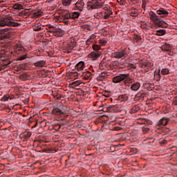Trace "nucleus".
<instances>
[{"instance_id":"obj_9","label":"nucleus","mask_w":177,"mask_h":177,"mask_svg":"<svg viewBox=\"0 0 177 177\" xmlns=\"http://www.w3.org/2000/svg\"><path fill=\"white\" fill-rule=\"evenodd\" d=\"M157 15H159L160 17H167L168 16V11L164 8H160L156 11Z\"/></svg>"},{"instance_id":"obj_52","label":"nucleus","mask_w":177,"mask_h":177,"mask_svg":"<svg viewBox=\"0 0 177 177\" xmlns=\"http://www.w3.org/2000/svg\"><path fill=\"white\" fill-rule=\"evenodd\" d=\"M10 63L8 64H4V66H6V67H9L10 66Z\"/></svg>"},{"instance_id":"obj_44","label":"nucleus","mask_w":177,"mask_h":177,"mask_svg":"<svg viewBox=\"0 0 177 177\" xmlns=\"http://www.w3.org/2000/svg\"><path fill=\"white\" fill-rule=\"evenodd\" d=\"M168 143V141H167L166 140H162V141H160V145H167Z\"/></svg>"},{"instance_id":"obj_58","label":"nucleus","mask_w":177,"mask_h":177,"mask_svg":"<svg viewBox=\"0 0 177 177\" xmlns=\"http://www.w3.org/2000/svg\"><path fill=\"white\" fill-rule=\"evenodd\" d=\"M1 68H0V71H1Z\"/></svg>"},{"instance_id":"obj_17","label":"nucleus","mask_w":177,"mask_h":177,"mask_svg":"<svg viewBox=\"0 0 177 177\" xmlns=\"http://www.w3.org/2000/svg\"><path fill=\"white\" fill-rule=\"evenodd\" d=\"M139 88H140V83L139 82H136L134 84H133L131 86V91H139Z\"/></svg>"},{"instance_id":"obj_19","label":"nucleus","mask_w":177,"mask_h":177,"mask_svg":"<svg viewBox=\"0 0 177 177\" xmlns=\"http://www.w3.org/2000/svg\"><path fill=\"white\" fill-rule=\"evenodd\" d=\"M46 62L44 60H40L34 64L35 67H44Z\"/></svg>"},{"instance_id":"obj_54","label":"nucleus","mask_w":177,"mask_h":177,"mask_svg":"<svg viewBox=\"0 0 177 177\" xmlns=\"http://www.w3.org/2000/svg\"><path fill=\"white\" fill-rule=\"evenodd\" d=\"M46 151H48V150H46V149H43L42 153H46Z\"/></svg>"},{"instance_id":"obj_18","label":"nucleus","mask_w":177,"mask_h":177,"mask_svg":"<svg viewBox=\"0 0 177 177\" xmlns=\"http://www.w3.org/2000/svg\"><path fill=\"white\" fill-rule=\"evenodd\" d=\"M165 34H167V30L165 29H160L156 30V34H155V35L162 37V35H165Z\"/></svg>"},{"instance_id":"obj_8","label":"nucleus","mask_w":177,"mask_h":177,"mask_svg":"<svg viewBox=\"0 0 177 177\" xmlns=\"http://www.w3.org/2000/svg\"><path fill=\"white\" fill-rule=\"evenodd\" d=\"M52 113L54 115H57V117H63V115H64V113L59 108H54Z\"/></svg>"},{"instance_id":"obj_32","label":"nucleus","mask_w":177,"mask_h":177,"mask_svg":"<svg viewBox=\"0 0 177 177\" xmlns=\"http://www.w3.org/2000/svg\"><path fill=\"white\" fill-rule=\"evenodd\" d=\"M138 3L139 0H130V5H132L133 6L138 5Z\"/></svg>"},{"instance_id":"obj_12","label":"nucleus","mask_w":177,"mask_h":177,"mask_svg":"<svg viewBox=\"0 0 177 177\" xmlns=\"http://www.w3.org/2000/svg\"><path fill=\"white\" fill-rule=\"evenodd\" d=\"M75 68L78 71H82L85 68V62L82 61L80 62L75 65Z\"/></svg>"},{"instance_id":"obj_21","label":"nucleus","mask_w":177,"mask_h":177,"mask_svg":"<svg viewBox=\"0 0 177 177\" xmlns=\"http://www.w3.org/2000/svg\"><path fill=\"white\" fill-rule=\"evenodd\" d=\"M150 19L152 20V21H156V23L158 21V16H157V15L155 13L150 14Z\"/></svg>"},{"instance_id":"obj_56","label":"nucleus","mask_w":177,"mask_h":177,"mask_svg":"<svg viewBox=\"0 0 177 177\" xmlns=\"http://www.w3.org/2000/svg\"><path fill=\"white\" fill-rule=\"evenodd\" d=\"M55 0H48V2H53Z\"/></svg>"},{"instance_id":"obj_48","label":"nucleus","mask_w":177,"mask_h":177,"mask_svg":"<svg viewBox=\"0 0 177 177\" xmlns=\"http://www.w3.org/2000/svg\"><path fill=\"white\" fill-rule=\"evenodd\" d=\"M104 10H110V7L105 6L103 8Z\"/></svg>"},{"instance_id":"obj_50","label":"nucleus","mask_w":177,"mask_h":177,"mask_svg":"<svg viewBox=\"0 0 177 177\" xmlns=\"http://www.w3.org/2000/svg\"><path fill=\"white\" fill-rule=\"evenodd\" d=\"M130 67H131V68H136V67L135 66V65H134L133 64H130Z\"/></svg>"},{"instance_id":"obj_14","label":"nucleus","mask_w":177,"mask_h":177,"mask_svg":"<svg viewBox=\"0 0 177 177\" xmlns=\"http://www.w3.org/2000/svg\"><path fill=\"white\" fill-rule=\"evenodd\" d=\"M156 26H158V27H161L162 28H167V27H168V24L165 23L164 21L158 20L156 22Z\"/></svg>"},{"instance_id":"obj_26","label":"nucleus","mask_w":177,"mask_h":177,"mask_svg":"<svg viewBox=\"0 0 177 177\" xmlns=\"http://www.w3.org/2000/svg\"><path fill=\"white\" fill-rule=\"evenodd\" d=\"M118 99L120 100H123V102H125L126 100H128V95L127 94H122L119 95Z\"/></svg>"},{"instance_id":"obj_10","label":"nucleus","mask_w":177,"mask_h":177,"mask_svg":"<svg viewBox=\"0 0 177 177\" xmlns=\"http://www.w3.org/2000/svg\"><path fill=\"white\" fill-rule=\"evenodd\" d=\"M99 1L101 0H88V5L91 6V9H97V3H99Z\"/></svg>"},{"instance_id":"obj_20","label":"nucleus","mask_w":177,"mask_h":177,"mask_svg":"<svg viewBox=\"0 0 177 177\" xmlns=\"http://www.w3.org/2000/svg\"><path fill=\"white\" fill-rule=\"evenodd\" d=\"M31 135L32 134L30 132H28V133H26L25 134H24L22 136L24 141L27 142V140H28V139H30V138H31Z\"/></svg>"},{"instance_id":"obj_36","label":"nucleus","mask_w":177,"mask_h":177,"mask_svg":"<svg viewBox=\"0 0 177 177\" xmlns=\"http://www.w3.org/2000/svg\"><path fill=\"white\" fill-rule=\"evenodd\" d=\"M149 131H150V129H149V127H142L143 133H147Z\"/></svg>"},{"instance_id":"obj_13","label":"nucleus","mask_w":177,"mask_h":177,"mask_svg":"<svg viewBox=\"0 0 177 177\" xmlns=\"http://www.w3.org/2000/svg\"><path fill=\"white\" fill-rule=\"evenodd\" d=\"M169 119L167 118H162L160 120L158 121V127H165L168 124Z\"/></svg>"},{"instance_id":"obj_47","label":"nucleus","mask_w":177,"mask_h":177,"mask_svg":"<svg viewBox=\"0 0 177 177\" xmlns=\"http://www.w3.org/2000/svg\"><path fill=\"white\" fill-rule=\"evenodd\" d=\"M121 129H122V128L120 127H115V131H121Z\"/></svg>"},{"instance_id":"obj_42","label":"nucleus","mask_w":177,"mask_h":177,"mask_svg":"<svg viewBox=\"0 0 177 177\" xmlns=\"http://www.w3.org/2000/svg\"><path fill=\"white\" fill-rule=\"evenodd\" d=\"M93 41L90 39H87L86 41V45H91V44H92Z\"/></svg>"},{"instance_id":"obj_7","label":"nucleus","mask_w":177,"mask_h":177,"mask_svg":"<svg viewBox=\"0 0 177 177\" xmlns=\"http://www.w3.org/2000/svg\"><path fill=\"white\" fill-rule=\"evenodd\" d=\"M14 50L15 53H17V55H20V53H24L26 49L24 48V47H23L21 44H17L14 46Z\"/></svg>"},{"instance_id":"obj_34","label":"nucleus","mask_w":177,"mask_h":177,"mask_svg":"<svg viewBox=\"0 0 177 177\" xmlns=\"http://www.w3.org/2000/svg\"><path fill=\"white\" fill-rule=\"evenodd\" d=\"M138 10H131V16H133V17H136V16H138Z\"/></svg>"},{"instance_id":"obj_41","label":"nucleus","mask_w":177,"mask_h":177,"mask_svg":"<svg viewBox=\"0 0 177 177\" xmlns=\"http://www.w3.org/2000/svg\"><path fill=\"white\" fill-rule=\"evenodd\" d=\"M172 104H174V106H177V97H176L172 102Z\"/></svg>"},{"instance_id":"obj_35","label":"nucleus","mask_w":177,"mask_h":177,"mask_svg":"<svg viewBox=\"0 0 177 177\" xmlns=\"http://www.w3.org/2000/svg\"><path fill=\"white\" fill-rule=\"evenodd\" d=\"M99 44H100V45H102V46H104L106 44H107V41H106L105 39H100Z\"/></svg>"},{"instance_id":"obj_45","label":"nucleus","mask_w":177,"mask_h":177,"mask_svg":"<svg viewBox=\"0 0 177 177\" xmlns=\"http://www.w3.org/2000/svg\"><path fill=\"white\" fill-rule=\"evenodd\" d=\"M95 38H96V35H91L89 39H91L92 41H93V39H95Z\"/></svg>"},{"instance_id":"obj_6","label":"nucleus","mask_w":177,"mask_h":177,"mask_svg":"<svg viewBox=\"0 0 177 177\" xmlns=\"http://www.w3.org/2000/svg\"><path fill=\"white\" fill-rule=\"evenodd\" d=\"M54 37H63L64 35V30L60 28H57L52 30Z\"/></svg>"},{"instance_id":"obj_5","label":"nucleus","mask_w":177,"mask_h":177,"mask_svg":"<svg viewBox=\"0 0 177 177\" xmlns=\"http://www.w3.org/2000/svg\"><path fill=\"white\" fill-rule=\"evenodd\" d=\"M10 30L3 29L0 31V39H9L11 37Z\"/></svg>"},{"instance_id":"obj_40","label":"nucleus","mask_w":177,"mask_h":177,"mask_svg":"<svg viewBox=\"0 0 177 177\" xmlns=\"http://www.w3.org/2000/svg\"><path fill=\"white\" fill-rule=\"evenodd\" d=\"M136 111H138V106H136L131 109V113H136Z\"/></svg>"},{"instance_id":"obj_39","label":"nucleus","mask_w":177,"mask_h":177,"mask_svg":"<svg viewBox=\"0 0 177 177\" xmlns=\"http://www.w3.org/2000/svg\"><path fill=\"white\" fill-rule=\"evenodd\" d=\"M9 100V98L6 96H4L1 98V102H8Z\"/></svg>"},{"instance_id":"obj_46","label":"nucleus","mask_w":177,"mask_h":177,"mask_svg":"<svg viewBox=\"0 0 177 177\" xmlns=\"http://www.w3.org/2000/svg\"><path fill=\"white\" fill-rule=\"evenodd\" d=\"M103 17H104V19H109V17H110V14H106V15H104Z\"/></svg>"},{"instance_id":"obj_29","label":"nucleus","mask_w":177,"mask_h":177,"mask_svg":"<svg viewBox=\"0 0 177 177\" xmlns=\"http://www.w3.org/2000/svg\"><path fill=\"white\" fill-rule=\"evenodd\" d=\"M62 3L64 6H69L71 5V0H62Z\"/></svg>"},{"instance_id":"obj_4","label":"nucleus","mask_w":177,"mask_h":177,"mask_svg":"<svg viewBox=\"0 0 177 177\" xmlns=\"http://www.w3.org/2000/svg\"><path fill=\"white\" fill-rule=\"evenodd\" d=\"M127 55H128V51L127 50V48H124L120 51L113 53V57L115 59H122V57H126Z\"/></svg>"},{"instance_id":"obj_15","label":"nucleus","mask_w":177,"mask_h":177,"mask_svg":"<svg viewBox=\"0 0 177 177\" xmlns=\"http://www.w3.org/2000/svg\"><path fill=\"white\" fill-rule=\"evenodd\" d=\"M161 50H163V52H171V47L169 44H165L161 46Z\"/></svg>"},{"instance_id":"obj_27","label":"nucleus","mask_w":177,"mask_h":177,"mask_svg":"<svg viewBox=\"0 0 177 177\" xmlns=\"http://www.w3.org/2000/svg\"><path fill=\"white\" fill-rule=\"evenodd\" d=\"M13 9H15L17 10H21V9H23V5L19 4V3H15L13 6Z\"/></svg>"},{"instance_id":"obj_11","label":"nucleus","mask_w":177,"mask_h":177,"mask_svg":"<svg viewBox=\"0 0 177 177\" xmlns=\"http://www.w3.org/2000/svg\"><path fill=\"white\" fill-rule=\"evenodd\" d=\"M88 57H90L93 60H97V59H99V57H100V53H99V52H91L88 55Z\"/></svg>"},{"instance_id":"obj_28","label":"nucleus","mask_w":177,"mask_h":177,"mask_svg":"<svg viewBox=\"0 0 177 177\" xmlns=\"http://www.w3.org/2000/svg\"><path fill=\"white\" fill-rule=\"evenodd\" d=\"M42 15V12L41 10H37L35 12H33V17H39Z\"/></svg>"},{"instance_id":"obj_38","label":"nucleus","mask_w":177,"mask_h":177,"mask_svg":"<svg viewBox=\"0 0 177 177\" xmlns=\"http://www.w3.org/2000/svg\"><path fill=\"white\" fill-rule=\"evenodd\" d=\"M104 6V3L100 2V1H99V3H97V9H99L100 8H103Z\"/></svg>"},{"instance_id":"obj_51","label":"nucleus","mask_w":177,"mask_h":177,"mask_svg":"<svg viewBox=\"0 0 177 177\" xmlns=\"http://www.w3.org/2000/svg\"><path fill=\"white\" fill-rule=\"evenodd\" d=\"M50 28H53V30H55V28H56V25H54V26H51Z\"/></svg>"},{"instance_id":"obj_30","label":"nucleus","mask_w":177,"mask_h":177,"mask_svg":"<svg viewBox=\"0 0 177 177\" xmlns=\"http://www.w3.org/2000/svg\"><path fill=\"white\" fill-rule=\"evenodd\" d=\"M105 75L104 73H102L101 74H100V75L97 77V80L98 81H103L105 78Z\"/></svg>"},{"instance_id":"obj_43","label":"nucleus","mask_w":177,"mask_h":177,"mask_svg":"<svg viewBox=\"0 0 177 177\" xmlns=\"http://www.w3.org/2000/svg\"><path fill=\"white\" fill-rule=\"evenodd\" d=\"M142 9H145L146 8V1L142 0Z\"/></svg>"},{"instance_id":"obj_22","label":"nucleus","mask_w":177,"mask_h":177,"mask_svg":"<svg viewBox=\"0 0 177 177\" xmlns=\"http://www.w3.org/2000/svg\"><path fill=\"white\" fill-rule=\"evenodd\" d=\"M75 5L77 7L79 10H82V8H84V1H77L75 3Z\"/></svg>"},{"instance_id":"obj_57","label":"nucleus","mask_w":177,"mask_h":177,"mask_svg":"<svg viewBox=\"0 0 177 177\" xmlns=\"http://www.w3.org/2000/svg\"><path fill=\"white\" fill-rule=\"evenodd\" d=\"M122 1H124V0H118V2H122Z\"/></svg>"},{"instance_id":"obj_53","label":"nucleus","mask_w":177,"mask_h":177,"mask_svg":"<svg viewBox=\"0 0 177 177\" xmlns=\"http://www.w3.org/2000/svg\"><path fill=\"white\" fill-rule=\"evenodd\" d=\"M124 146H125V145H117L118 147H122Z\"/></svg>"},{"instance_id":"obj_24","label":"nucleus","mask_w":177,"mask_h":177,"mask_svg":"<svg viewBox=\"0 0 177 177\" xmlns=\"http://www.w3.org/2000/svg\"><path fill=\"white\" fill-rule=\"evenodd\" d=\"M160 74L162 75H168L169 74V69L168 68H163L160 71Z\"/></svg>"},{"instance_id":"obj_37","label":"nucleus","mask_w":177,"mask_h":177,"mask_svg":"<svg viewBox=\"0 0 177 177\" xmlns=\"http://www.w3.org/2000/svg\"><path fill=\"white\" fill-rule=\"evenodd\" d=\"M27 59V54H24L22 56L19 57V60H26Z\"/></svg>"},{"instance_id":"obj_25","label":"nucleus","mask_w":177,"mask_h":177,"mask_svg":"<svg viewBox=\"0 0 177 177\" xmlns=\"http://www.w3.org/2000/svg\"><path fill=\"white\" fill-rule=\"evenodd\" d=\"M81 13H80L79 12H74L71 14V19H78Z\"/></svg>"},{"instance_id":"obj_2","label":"nucleus","mask_w":177,"mask_h":177,"mask_svg":"<svg viewBox=\"0 0 177 177\" xmlns=\"http://www.w3.org/2000/svg\"><path fill=\"white\" fill-rule=\"evenodd\" d=\"M128 77H129V74H120L113 78V82H114V84H118L122 81L126 83L132 82V79Z\"/></svg>"},{"instance_id":"obj_55","label":"nucleus","mask_w":177,"mask_h":177,"mask_svg":"<svg viewBox=\"0 0 177 177\" xmlns=\"http://www.w3.org/2000/svg\"><path fill=\"white\" fill-rule=\"evenodd\" d=\"M143 66H144L145 67H147V64H143Z\"/></svg>"},{"instance_id":"obj_16","label":"nucleus","mask_w":177,"mask_h":177,"mask_svg":"<svg viewBox=\"0 0 177 177\" xmlns=\"http://www.w3.org/2000/svg\"><path fill=\"white\" fill-rule=\"evenodd\" d=\"M83 77L84 80H92L93 74H92V73L90 71H86L83 73Z\"/></svg>"},{"instance_id":"obj_1","label":"nucleus","mask_w":177,"mask_h":177,"mask_svg":"<svg viewBox=\"0 0 177 177\" xmlns=\"http://www.w3.org/2000/svg\"><path fill=\"white\" fill-rule=\"evenodd\" d=\"M21 24L15 22L12 16L8 15L5 18L0 19V27H19Z\"/></svg>"},{"instance_id":"obj_33","label":"nucleus","mask_w":177,"mask_h":177,"mask_svg":"<svg viewBox=\"0 0 177 177\" xmlns=\"http://www.w3.org/2000/svg\"><path fill=\"white\" fill-rule=\"evenodd\" d=\"M72 85L73 86H75V88L77 86H80V85H81V82L80 81L73 82Z\"/></svg>"},{"instance_id":"obj_31","label":"nucleus","mask_w":177,"mask_h":177,"mask_svg":"<svg viewBox=\"0 0 177 177\" xmlns=\"http://www.w3.org/2000/svg\"><path fill=\"white\" fill-rule=\"evenodd\" d=\"M93 50H95V52H97L98 50H100V46L97 44H93Z\"/></svg>"},{"instance_id":"obj_49","label":"nucleus","mask_w":177,"mask_h":177,"mask_svg":"<svg viewBox=\"0 0 177 177\" xmlns=\"http://www.w3.org/2000/svg\"><path fill=\"white\" fill-rule=\"evenodd\" d=\"M74 47L69 46V50H68V53L71 52V50H73Z\"/></svg>"},{"instance_id":"obj_3","label":"nucleus","mask_w":177,"mask_h":177,"mask_svg":"<svg viewBox=\"0 0 177 177\" xmlns=\"http://www.w3.org/2000/svg\"><path fill=\"white\" fill-rule=\"evenodd\" d=\"M68 19H71V15L70 14V12L68 10H65L61 16L59 17V21L61 23H64L65 24H68L70 21H68Z\"/></svg>"},{"instance_id":"obj_23","label":"nucleus","mask_w":177,"mask_h":177,"mask_svg":"<svg viewBox=\"0 0 177 177\" xmlns=\"http://www.w3.org/2000/svg\"><path fill=\"white\" fill-rule=\"evenodd\" d=\"M33 30L34 31H41L43 28L40 24H36L33 26Z\"/></svg>"}]
</instances>
